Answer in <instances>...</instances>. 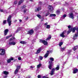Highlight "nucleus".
I'll list each match as a JSON object with an SVG mask.
<instances>
[{"label":"nucleus","mask_w":78,"mask_h":78,"mask_svg":"<svg viewBox=\"0 0 78 78\" xmlns=\"http://www.w3.org/2000/svg\"><path fill=\"white\" fill-rule=\"evenodd\" d=\"M17 40L14 37L12 38H10L9 40V45H16V43L14 42V41H16Z\"/></svg>","instance_id":"obj_1"},{"label":"nucleus","mask_w":78,"mask_h":78,"mask_svg":"<svg viewBox=\"0 0 78 78\" xmlns=\"http://www.w3.org/2000/svg\"><path fill=\"white\" fill-rule=\"evenodd\" d=\"M50 61L49 62V65H48V68L49 69H51L52 66H53V62L52 61H54V58H53L51 57L50 58Z\"/></svg>","instance_id":"obj_2"},{"label":"nucleus","mask_w":78,"mask_h":78,"mask_svg":"<svg viewBox=\"0 0 78 78\" xmlns=\"http://www.w3.org/2000/svg\"><path fill=\"white\" fill-rule=\"evenodd\" d=\"M12 18V16L9 15L7 19V21L8 23L9 26H11V22H12V20H11Z\"/></svg>","instance_id":"obj_3"},{"label":"nucleus","mask_w":78,"mask_h":78,"mask_svg":"<svg viewBox=\"0 0 78 78\" xmlns=\"http://www.w3.org/2000/svg\"><path fill=\"white\" fill-rule=\"evenodd\" d=\"M76 30H77V32L76 33L75 35L73 36V39L74 40H75L77 38V36H78V27L77 28Z\"/></svg>","instance_id":"obj_4"},{"label":"nucleus","mask_w":78,"mask_h":78,"mask_svg":"<svg viewBox=\"0 0 78 78\" xmlns=\"http://www.w3.org/2000/svg\"><path fill=\"white\" fill-rule=\"evenodd\" d=\"M5 49H0V55H4V54H5Z\"/></svg>","instance_id":"obj_5"},{"label":"nucleus","mask_w":78,"mask_h":78,"mask_svg":"<svg viewBox=\"0 0 78 78\" xmlns=\"http://www.w3.org/2000/svg\"><path fill=\"white\" fill-rule=\"evenodd\" d=\"M40 42L41 43H43V44H44L45 45H47L48 44L47 42L43 40H41L40 41Z\"/></svg>","instance_id":"obj_6"},{"label":"nucleus","mask_w":78,"mask_h":78,"mask_svg":"<svg viewBox=\"0 0 78 78\" xmlns=\"http://www.w3.org/2000/svg\"><path fill=\"white\" fill-rule=\"evenodd\" d=\"M66 33V30H65L63 31L62 33L60 34V37H65V34Z\"/></svg>","instance_id":"obj_7"},{"label":"nucleus","mask_w":78,"mask_h":78,"mask_svg":"<svg viewBox=\"0 0 78 78\" xmlns=\"http://www.w3.org/2000/svg\"><path fill=\"white\" fill-rule=\"evenodd\" d=\"M33 33H34V30L32 29L29 30L28 32V34L30 35H32Z\"/></svg>","instance_id":"obj_8"},{"label":"nucleus","mask_w":78,"mask_h":78,"mask_svg":"<svg viewBox=\"0 0 78 78\" xmlns=\"http://www.w3.org/2000/svg\"><path fill=\"white\" fill-rule=\"evenodd\" d=\"M55 69H52V70L50 73V75H54V74H55Z\"/></svg>","instance_id":"obj_9"},{"label":"nucleus","mask_w":78,"mask_h":78,"mask_svg":"<svg viewBox=\"0 0 78 78\" xmlns=\"http://www.w3.org/2000/svg\"><path fill=\"white\" fill-rule=\"evenodd\" d=\"M78 69L76 68H74L73 71V73H76L78 72Z\"/></svg>","instance_id":"obj_10"},{"label":"nucleus","mask_w":78,"mask_h":78,"mask_svg":"<svg viewBox=\"0 0 78 78\" xmlns=\"http://www.w3.org/2000/svg\"><path fill=\"white\" fill-rule=\"evenodd\" d=\"M42 48H39L38 49V50H37V52H36V54H38L41 52V51Z\"/></svg>","instance_id":"obj_11"},{"label":"nucleus","mask_w":78,"mask_h":78,"mask_svg":"<svg viewBox=\"0 0 78 78\" xmlns=\"http://www.w3.org/2000/svg\"><path fill=\"white\" fill-rule=\"evenodd\" d=\"M41 9V7H39L35 10V12H37V11H40Z\"/></svg>","instance_id":"obj_12"},{"label":"nucleus","mask_w":78,"mask_h":78,"mask_svg":"<svg viewBox=\"0 0 78 78\" xmlns=\"http://www.w3.org/2000/svg\"><path fill=\"white\" fill-rule=\"evenodd\" d=\"M14 58H12L10 59H9L7 60V62L8 63H9L11 62V61H12V60H13Z\"/></svg>","instance_id":"obj_13"},{"label":"nucleus","mask_w":78,"mask_h":78,"mask_svg":"<svg viewBox=\"0 0 78 78\" xmlns=\"http://www.w3.org/2000/svg\"><path fill=\"white\" fill-rule=\"evenodd\" d=\"M48 9L50 10V11H52L53 9V7L51 5H49L48 7Z\"/></svg>","instance_id":"obj_14"},{"label":"nucleus","mask_w":78,"mask_h":78,"mask_svg":"<svg viewBox=\"0 0 78 78\" xmlns=\"http://www.w3.org/2000/svg\"><path fill=\"white\" fill-rule=\"evenodd\" d=\"M9 30L8 29H6L4 31V34L5 35H6L7 34V33H8V32Z\"/></svg>","instance_id":"obj_15"},{"label":"nucleus","mask_w":78,"mask_h":78,"mask_svg":"<svg viewBox=\"0 0 78 78\" xmlns=\"http://www.w3.org/2000/svg\"><path fill=\"white\" fill-rule=\"evenodd\" d=\"M69 17L71 19H73V14L72 13H71L69 15Z\"/></svg>","instance_id":"obj_16"},{"label":"nucleus","mask_w":78,"mask_h":78,"mask_svg":"<svg viewBox=\"0 0 78 78\" xmlns=\"http://www.w3.org/2000/svg\"><path fill=\"white\" fill-rule=\"evenodd\" d=\"M55 70H56V71H57V70H59V66L57 65V67L55 68Z\"/></svg>","instance_id":"obj_17"},{"label":"nucleus","mask_w":78,"mask_h":78,"mask_svg":"<svg viewBox=\"0 0 78 78\" xmlns=\"http://www.w3.org/2000/svg\"><path fill=\"white\" fill-rule=\"evenodd\" d=\"M76 30V28L74 27L72 29L71 31L73 33H75V30Z\"/></svg>","instance_id":"obj_18"},{"label":"nucleus","mask_w":78,"mask_h":78,"mask_svg":"<svg viewBox=\"0 0 78 78\" xmlns=\"http://www.w3.org/2000/svg\"><path fill=\"white\" fill-rule=\"evenodd\" d=\"M49 53H48L47 52L44 56V58H46L48 57V56Z\"/></svg>","instance_id":"obj_19"},{"label":"nucleus","mask_w":78,"mask_h":78,"mask_svg":"<svg viewBox=\"0 0 78 78\" xmlns=\"http://www.w3.org/2000/svg\"><path fill=\"white\" fill-rule=\"evenodd\" d=\"M24 1L23 0H20L18 3L19 5H20L21 4H22V3Z\"/></svg>","instance_id":"obj_20"},{"label":"nucleus","mask_w":78,"mask_h":78,"mask_svg":"<svg viewBox=\"0 0 78 78\" xmlns=\"http://www.w3.org/2000/svg\"><path fill=\"white\" fill-rule=\"evenodd\" d=\"M66 49V47L61 48V50L62 51H64Z\"/></svg>","instance_id":"obj_21"},{"label":"nucleus","mask_w":78,"mask_h":78,"mask_svg":"<svg viewBox=\"0 0 78 78\" xmlns=\"http://www.w3.org/2000/svg\"><path fill=\"white\" fill-rule=\"evenodd\" d=\"M49 36V37H48L46 39V41H47L48 40H50V39H51V35H50Z\"/></svg>","instance_id":"obj_22"},{"label":"nucleus","mask_w":78,"mask_h":78,"mask_svg":"<svg viewBox=\"0 0 78 78\" xmlns=\"http://www.w3.org/2000/svg\"><path fill=\"white\" fill-rule=\"evenodd\" d=\"M78 48V45L76 46H75L73 48V50H74V51H75V50H76V49H77V48Z\"/></svg>","instance_id":"obj_23"},{"label":"nucleus","mask_w":78,"mask_h":78,"mask_svg":"<svg viewBox=\"0 0 78 78\" xmlns=\"http://www.w3.org/2000/svg\"><path fill=\"white\" fill-rule=\"evenodd\" d=\"M41 66H42V65L41 64H39V65H37V69H39L40 67Z\"/></svg>","instance_id":"obj_24"},{"label":"nucleus","mask_w":78,"mask_h":78,"mask_svg":"<svg viewBox=\"0 0 78 78\" xmlns=\"http://www.w3.org/2000/svg\"><path fill=\"white\" fill-rule=\"evenodd\" d=\"M18 71H19V70L18 69H16L15 72V75H16V74H17V73H18Z\"/></svg>","instance_id":"obj_25"},{"label":"nucleus","mask_w":78,"mask_h":78,"mask_svg":"<svg viewBox=\"0 0 78 78\" xmlns=\"http://www.w3.org/2000/svg\"><path fill=\"white\" fill-rule=\"evenodd\" d=\"M50 17H55L56 16V14H50Z\"/></svg>","instance_id":"obj_26"},{"label":"nucleus","mask_w":78,"mask_h":78,"mask_svg":"<svg viewBox=\"0 0 78 78\" xmlns=\"http://www.w3.org/2000/svg\"><path fill=\"white\" fill-rule=\"evenodd\" d=\"M4 73L5 74V75H7L8 74V72L6 71H4Z\"/></svg>","instance_id":"obj_27"},{"label":"nucleus","mask_w":78,"mask_h":78,"mask_svg":"<svg viewBox=\"0 0 78 78\" xmlns=\"http://www.w3.org/2000/svg\"><path fill=\"white\" fill-rule=\"evenodd\" d=\"M30 69L31 70H33V68H34V67H35V66H31L30 67Z\"/></svg>","instance_id":"obj_28"},{"label":"nucleus","mask_w":78,"mask_h":78,"mask_svg":"<svg viewBox=\"0 0 78 78\" xmlns=\"http://www.w3.org/2000/svg\"><path fill=\"white\" fill-rule=\"evenodd\" d=\"M46 28L47 29H50V25H47L46 27Z\"/></svg>","instance_id":"obj_29"},{"label":"nucleus","mask_w":78,"mask_h":78,"mask_svg":"<svg viewBox=\"0 0 78 78\" xmlns=\"http://www.w3.org/2000/svg\"><path fill=\"white\" fill-rule=\"evenodd\" d=\"M20 44H26L25 42L23 41H20Z\"/></svg>","instance_id":"obj_30"},{"label":"nucleus","mask_w":78,"mask_h":78,"mask_svg":"<svg viewBox=\"0 0 78 78\" xmlns=\"http://www.w3.org/2000/svg\"><path fill=\"white\" fill-rule=\"evenodd\" d=\"M25 8H26V6H25V5H24L21 7V9H25Z\"/></svg>","instance_id":"obj_31"},{"label":"nucleus","mask_w":78,"mask_h":78,"mask_svg":"<svg viewBox=\"0 0 78 78\" xmlns=\"http://www.w3.org/2000/svg\"><path fill=\"white\" fill-rule=\"evenodd\" d=\"M17 68L16 69L18 70H19V69H20V66H17Z\"/></svg>","instance_id":"obj_32"},{"label":"nucleus","mask_w":78,"mask_h":78,"mask_svg":"<svg viewBox=\"0 0 78 78\" xmlns=\"http://www.w3.org/2000/svg\"><path fill=\"white\" fill-rule=\"evenodd\" d=\"M37 17H38L39 19H41V15L38 14L37 15Z\"/></svg>","instance_id":"obj_33"},{"label":"nucleus","mask_w":78,"mask_h":78,"mask_svg":"<svg viewBox=\"0 0 78 78\" xmlns=\"http://www.w3.org/2000/svg\"><path fill=\"white\" fill-rule=\"evenodd\" d=\"M52 52H53V51H47V53H49H49H52Z\"/></svg>","instance_id":"obj_34"},{"label":"nucleus","mask_w":78,"mask_h":78,"mask_svg":"<svg viewBox=\"0 0 78 78\" xmlns=\"http://www.w3.org/2000/svg\"><path fill=\"white\" fill-rule=\"evenodd\" d=\"M62 44H63V42H60L59 44V46L60 47H61V45H62Z\"/></svg>","instance_id":"obj_35"},{"label":"nucleus","mask_w":78,"mask_h":78,"mask_svg":"<svg viewBox=\"0 0 78 78\" xmlns=\"http://www.w3.org/2000/svg\"><path fill=\"white\" fill-rule=\"evenodd\" d=\"M3 12L4 13H8V12H7V10H4Z\"/></svg>","instance_id":"obj_36"},{"label":"nucleus","mask_w":78,"mask_h":78,"mask_svg":"<svg viewBox=\"0 0 78 78\" xmlns=\"http://www.w3.org/2000/svg\"><path fill=\"white\" fill-rule=\"evenodd\" d=\"M11 36H12V35H11L9 36H8L7 37H6V39H8L9 38V37H11Z\"/></svg>","instance_id":"obj_37"},{"label":"nucleus","mask_w":78,"mask_h":78,"mask_svg":"<svg viewBox=\"0 0 78 78\" xmlns=\"http://www.w3.org/2000/svg\"><path fill=\"white\" fill-rule=\"evenodd\" d=\"M66 17V15H64L63 16V17H62V18L63 19L64 18H65V17Z\"/></svg>","instance_id":"obj_38"},{"label":"nucleus","mask_w":78,"mask_h":78,"mask_svg":"<svg viewBox=\"0 0 78 78\" xmlns=\"http://www.w3.org/2000/svg\"><path fill=\"white\" fill-rule=\"evenodd\" d=\"M71 29H70L68 31V34H69L70 32H71Z\"/></svg>","instance_id":"obj_39"},{"label":"nucleus","mask_w":78,"mask_h":78,"mask_svg":"<svg viewBox=\"0 0 78 78\" xmlns=\"http://www.w3.org/2000/svg\"><path fill=\"white\" fill-rule=\"evenodd\" d=\"M50 14V13L48 12L47 13H46L45 16H48Z\"/></svg>","instance_id":"obj_40"},{"label":"nucleus","mask_w":78,"mask_h":78,"mask_svg":"<svg viewBox=\"0 0 78 78\" xmlns=\"http://www.w3.org/2000/svg\"><path fill=\"white\" fill-rule=\"evenodd\" d=\"M6 20H4L3 22V24H6Z\"/></svg>","instance_id":"obj_41"},{"label":"nucleus","mask_w":78,"mask_h":78,"mask_svg":"<svg viewBox=\"0 0 78 78\" xmlns=\"http://www.w3.org/2000/svg\"><path fill=\"white\" fill-rule=\"evenodd\" d=\"M27 11V9H25L23 11L25 13V12H26V11Z\"/></svg>","instance_id":"obj_42"},{"label":"nucleus","mask_w":78,"mask_h":78,"mask_svg":"<svg viewBox=\"0 0 78 78\" xmlns=\"http://www.w3.org/2000/svg\"><path fill=\"white\" fill-rule=\"evenodd\" d=\"M18 60H19L20 61H21L22 60V58L20 57H19L18 58Z\"/></svg>","instance_id":"obj_43"},{"label":"nucleus","mask_w":78,"mask_h":78,"mask_svg":"<svg viewBox=\"0 0 78 78\" xmlns=\"http://www.w3.org/2000/svg\"><path fill=\"white\" fill-rule=\"evenodd\" d=\"M72 52V51L71 50H69L68 51V52L69 54H70V52Z\"/></svg>","instance_id":"obj_44"},{"label":"nucleus","mask_w":78,"mask_h":78,"mask_svg":"<svg viewBox=\"0 0 78 78\" xmlns=\"http://www.w3.org/2000/svg\"><path fill=\"white\" fill-rule=\"evenodd\" d=\"M40 58L41 60H42L43 59V57L42 56H40Z\"/></svg>","instance_id":"obj_45"},{"label":"nucleus","mask_w":78,"mask_h":78,"mask_svg":"<svg viewBox=\"0 0 78 78\" xmlns=\"http://www.w3.org/2000/svg\"><path fill=\"white\" fill-rule=\"evenodd\" d=\"M4 11L3 9H0V12H4Z\"/></svg>","instance_id":"obj_46"},{"label":"nucleus","mask_w":78,"mask_h":78,"mask_svg":"<svg viewBox=\"0 0 78 78\" xmlns=\"http://www.w3.org/2000/svg\"><path fill=\"white\" fill-rule=\"evenodd\" d=\"M21 28L20 27H19L17 29L18 31H20L21 30Z\"/></svg>","instance_id":"obj_47"},{"label":"nucleus","mask_w":78,"mask_h":78,"mask_svg":"<svg viewBox=\"0 0 78 78\" xmlns=\"http://www.w3.org/2000/svg\"><path fill=\"white\" fill-rule=\"evenodd\" d=\"M68 28L70 29V28H71V26L70 25L68 26Z\"/></svg>","instance_id":"obj_48"},{"label":"nucleus","mask_w":78,"mask_h":78,"mask_svg":"<svg viewBox=\"0 0 78 78\" xmlns=\"http://www.w3.org/2000/svg\"><path fill=\"white\" fill-rule=\"evenodd\" d=\"M7 76H8L7 75H6L5 76L4 78H7Z\"/></svg>","instance_id":"obj_49"},{"label":"nucleus","mask_w":78,"mask_h":78,"mask_svg":"<svg viewBox=\"0 0 78 78\" xmlns=\"http://www.w3.org/2000/svg\"><path fill=\"white\" fill-rule=\"evenodd\" d=\"M41 77V76L40 75H38V76H37V77L38 78H40Z\"/></svg>","instance_id":"obj_50"},{"label":"nucleus","mask_w":78,"mask_h":78,"mask_svg":"<svg viewBox=\"0 0 78 78\" xmlns=\"http://www.w3.org/2000/svg\"><path fill=\"white\" fill-rule=\"evenodd\" d=\"M56 12L58 14H59V11H57Z\"/></svg>","instance_id":"obj_51"},{"label":"nucleus","mask_w":78,"mask_h":78,"mask_svg":"<svg viewBox=\"0 0 78 78\" xmlns=\"http://www.w3.org/2000/svg\"><path fill=\"white\" fill-rule=\"evenodd\" d=\"M19 22H22V20H21L20 19L19 20Z\"/></svg>","instance_id":"obj_52"},{"label":"nucleus","mask_w":78,"mask_h":78,"mask_svg":"<svg viewBox=\"0 0 78 78\" xmlns=\"http://www.w3.org/2000/svg\"><path fill=\"white\" fill-rule=\"evenodd\" d=\"M14 4H17V1H15L14 2Z\"/></svg>","instance_id":"obj_53"},{"label":"nucleus","mask_w":78,"mask_h":78,"mask_svg":"<svg viewBox=\"0 0 78 78\" xmlns=\"http://www.w3.org/2000/svg\"><path fill=\"white\" fill-rule=\"evenodd\" d=\"M47 24H48V23H44V25H47Z\"/></svg>","instance_id":"obj_54"},{"label":"nucleus","mask_w":78,"mask_h":78,"mask_svg":"<svg viewBox=\"0 0 78 78\" xmlns=\"http://www.w3.org/2000/svg\"><path fill=\"white\" fill-rule=\"evenodd\" d=\"M19 30H17L16 31V33H18V31H19Z\"/></svg>","instance_id":"obj_55"},{"label":"nucleus","mask_w":78,"mask_h":78,"mask_svg":"<svg viewBox=\"0 0 78 78\" xmlns=\"http://www.w3.org/2000/svg\"><path fill=\"white\" fill-rule=\"evenodd\" d=\"M46 78V76H43V78Z\"/></svg>","instance_id":"obj_56"},{"label":"nucleus","mask_w":78,"mask_h":78,"mask_svg":"<svg viewBox=\"0 0 78 78\" xmlns=\"http://www.w3.org/2000/svg\"><path fill=\"white\" fill-rule=\"evenodd\" d=\"M17 22V20H15L14 21V22Z\"/></svg>","instance_id":"obj_57"},{"label":"nucleus","mask_w":78,"mask_h":78,"mask_svg":"<svg viewBox=\"0 0 78 78\" xmlns=\"http://www.w3.org/2000/svg\"><path fill=\"white\" fill-rule=\"evenodd\" d=\"M43 20H44L43 19L41 20V22H42V21H43Z\"/></svg>","instance_id":"obj_58"},{"label":"nucleus","mask_w":78,"mask_h":78,"mask_svg":"<svg viewBox=\"0 0 78 78\" xmlns=\"http://www.w3.org/2000/svg\"><path fill=\"white\" fill-rule=\"evenodd\" d=\"M42 2H39V3H40V4H41Z\"/></svg>","instance_id":"obj_59"},{"label":"nucleus","mask_w":78,"mask_h":78,"mask_svg":"<svg viewBox=\"0 0 78 78\" xmlns=\"http://www.w3.org/2000/svg\"><path fill=\"white\" fill-rule=\"evenodd\" d=\"M28 19V17H26V19L27 20V19Z\"/></svg>","instance_id":"obj_60"},{"label":"nucleus","mask_w":78,"mask_h":78,"mask_svg":"<svg viewBox=\"0 0 78 78\" xmlns=\"http://www.w3.org/2000/svg\"><path fill=\"white\" fill-rule=\"evenodd\" d=\"M30 1L31 2H32V1H33V0H30Z\"/></svg>","instance_id":"obj_61"},{"label":"nucleus","mask_w":78,"mask_h":78,"mask_svg":"<svg viewBox=\"0 0 78 78\" xmlns=\"http://www.w3.org/2000/svg\"><path fill=\"white\" fill-rule=\"evenodd\" d=\"M10 8H11V7H10L8 9H10Z\"/></svg>","instance_id":"obj_62"},{"label":"nucleus","mask_w":78,"mask_h":78,"mask_svg":"<svg viewBox=\"0 0 78 78\" xmlns=\"http://www.w3.org/2000/svg\"><path fill=\"white\" fill-rule=\"evenodd\" d=\"M77 18H78V15H77Z\"/></svg>","instance_id":"obj_63"},{"label":"nucleus","mask_w":78,"mask_h":78,"mask_svg":"<svg viewBox=\"0 0 78 78\" xmlns=\"http://www.w3.org/2000/svg\"><path fill=\"white\" fill-rule=\"evenodd\" d=\"M46 78H48V77H46Z\"/></svg>","instance_id":"obj_64"}]
</instances>
